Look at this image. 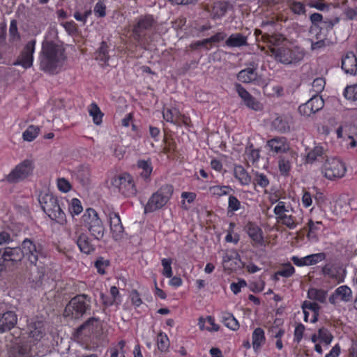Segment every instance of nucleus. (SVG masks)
<instances>
[{
    "label": "nucleus",
    "instance_id": "f257e3e1",
    "mask_svg": "<svg viewBox=\"0 0 357 357\" xmlns=\"http://www.w3.org/2000/svg\"><path fill=\"white\" fill-rule=\"evenodd\" d=\"M24 257L33 266L31 270L30 280L37 288L42 285L45 275V261L47 252L43 245L30 238H24L21 244Z\"/></svg>",
    "mask_w": 357,
    "mask_h": 357
},
{
    "label": "nucleus",
    "instance_id": "f03ea898",
    "mask_svg": "<svg viewBox=\"0 0 357 357\" xmlns=\"http://www.w3.org/2000/svg\"><path fill=\"white\" fill-rule=\"evenodd\" d=\"M64 49L52 41H44L40 54V68L50 73H58L66 60Z\"/></svg>",
    "mask_w": 357,
    "mask_h": 357
},
{
    "label": "nucleus",
    "instance_id": "7ed1b4c3",
    "mask_svg": "<svg viewBox=\"0 0 357 357\" xmlns=\"http://www.w3.org/2000/svg\"><path fill=\"white\" fill-rule=\"evenodd\" d=\"M91 307V297L86 294H78L73 297L65 307L64 317H70L71 319L82 317Z\"/></svg>",
    "mask_w": 357,
    "mask_h": 357
},
{
    "label": "nucleus",
    "instance_id": "20e7f679",
    "mask_svg": "<svg viewBox=\"0 0 357 357\" xmlns=\"http://www.w3.org/2000/svg\"><path fill=\"white\" fill-rule=\"evenodd\" d=\"M39 203L43 211L52 219L59 223L65 221V213L62 211L58 199L52 194L40 193L38 197Z\"/></svg>",
    "mask_w": 357,
    "mask_h": 357
},
{
    "label": "nucleus",
    "instance_id": "39448f33",
    "mask_svg": "<svg viewBox=\"0 0 357 357\" xmlns=\"http://www.w3.org/2000/svg\"><path fill=\"white\" fill-rule=\"evenodd\" d=\"M271 55L275 59L283 64H295L302 61L305 56L303 48L294 46L292 47H280L271 49Z\"/></svg>",
    "mask_w": 357,
    "mask_h": 357
},
{
    "label": "nucleus",
    "instance_id": "423d86ee",
    "mask_svg": "<svg viewBox=\"0 0 357 357\" xmlns=\"http://www.w3.org/2000/svg\"><path fill=\"white\" fill-rule=\"evenodd\" d=\"M173 187L171 185H164L154 192L144 206V213H152L165 206L172 197Z\"/></svg>",
    "mask_w": 357,
    "mask_h": 357
},
{
    "label": "nucleus",
    "instance_id": "0eeeda50",
    "mask_svg": "<svg viewBox=\"0 0 357 357\" xmlns=\"http://www.w3.org/2000/svg\"><path fill=\"white\" fill-rule=\"evenodd\" d=\"M82 219L84 227L95 239L99 241L103 238L105 227L102 220L98 217V213L94 209L91 208H87Z\"/></svg>",
    "mask_w": 357,
    "mask_h": 357
},
{
    "label": "nucleus",
    "instance_id": "6e6552de",
    "mask_svg": "<svg viewBox=\"0 0 357 357\" xmlns=\"http://www.w3.org/2000/svg\"><path fill=\"white\" fill-rule=\"evenodd\" d=\"M82 219L84 227L95 239L99 241L103 238L105 227L102 220L98 217V213L94 209L91 208H87Z\"/></svg>",
    "mask_w": 357,
    "mask_h": 357
},
{
    "label": "nucleus",
    "instance_id": "1a4fd4ad",
    "mask_svg": "<svg viewBox=\"0 0 357 357\" xmlns=\"http://www.w3.org/2000/svg\"><path fill=\"white\" fill-rule=\"evenodd\" d=\"M36 343L31 340H17L8 350V357H35L38 356Z\"/></svg>",
    "mask_w": 357,
    "mask_h": 357
},
{
    "label": "nucleus",
    "instance_id": "9d476101",
    "mask_svg": "<svg viewBox=\"0 0 357 357\" xmlns=\"http://www.w3.org/2000/svg\"><path fill=\"white\" fill-rule=\"evenodd\" d=\"M111 185L124 197H133L137 194V188L133 178L128 173L115 176L112 179Z\"/></svg>",
    "mask_w": 357,
    "mask_h": 357
},
{
    "label": "nucleus",
    "instance_id": "9b49d317",
    "mask_svg": "<svg viewBox=\"0 0 357 357\" xmlns=\"http://www.w3.org/2000/svg\"><path fill=\"white\" fill-rule=\"evenodd\" d=\"M346 171L345 164L339 158H326L322 167L324 176L329 180L343 177Z\"/></svg>",
    "mask_w": 357,
    "mask_h": 357
},
{
    "label": "nucleus",
    "instance_id": "f8f14e48",
    "mask_svg": "<svg viewBox=\"0 0 357 357\" xmlns=\"http://www.w3.org/2000/svg\"><path fill=\"white\" fill-rule=\"evenodd\" d=\"M33 169L31 160H24L17 165L6 176V181L10 183H17L25 179L32 172Z\"/></svg>",
    "mask_w": 357,
    "mask_h": 357
},
{
    "label": "nucleus",
    "instance_id": "ddd939ff",
    "mask_svg": "<svg viewBox=\"0 0 357 357\" xmlns=\"http://www.w3.org/2000/svg\"><path fill=\"white\" fill-rule=\"evenodd\" d=\"M36 43L34 39L27 42L13 65L21 66L24 69L30 68L33 66Z\"/></svg>",
    "mask_w": 357,
    "mask_h": 357
},
{
    "label": "nucleus",
    "instance_id": "4468645a",
    "mask_svg": "<svg viewBox=\"0 0 357 357\" xmlns=\"http://www.w3.org/2000/svg\"><path fill=\"white\" fill-rule=\"evenodd\" d=\"M75 229V231L72 238L76 242L79 250L86 255L92 253L95 250V246L91 243L89 237L82 231V228L79 225H76Z\"/></svg>",
    "mask_w": 357,
    "mask_h": 357
},
{
    "label": "nucleus",
    "instance_id": "2eb2a0df",
    "mask_svg": "<svg viewBox=\"0 0 357 357\" xmlns=\"http://www.w3.org/2000/svg\"><path fill=\"white\" fill-rule=\"evenodd\" d=\"M26 333L33 339L32 343L38 344L45 333L43 321L36 319L28 320Z\"/></svg>",
    "mask_w": 357,
    "mask_h": 357
},
{
    "label": "nucleus",
    "instance_id": "dca6fc26",
    "mask_svg": "<svg viewBox=\"0 0 357 357\" xmlns=\"http://www.w3.org/2000/svg\"><path fill=\"white\" fill-rule=\"evenodd\" d=\"M328 300L333 305L337 304L339 301L350 302L352 300V291L348 286L342 285L335 290Z\"/></svg>",
    "mask_w": 357,
    "mask_h": 357
},
{
    "label": "nucleus",
    "instance_id": "f3484780",
    "mask_svg": "<svg viewBox=\"0 0 357 357\" xmlns=\"http://www.w3.org/2000/svg\"><path fill=\"white\" fill-rule=\"evenodd\" d=\"M1 256L8 266L20 261L24 257L22 246L21 248H6Z\"/></svg>",
    "mask_w": 357,
    "mask_h": 357
},
{
    "label": "nucleus",
    "instance_id": "a211bd4d",
    "mask_svg": "<svg viewBox=\"0 0 357 357\" xmlns=\"http://www.w3.org/2000/svg\"><path fill=\"white\" fill-rule=\"evenodd\" d=\"M245 230L254 245H264L263 232L259 226L252 222H249L245 226Z\"/></svg>",
    "mask_w": 357,
    "mask_h": 357
},
{
    "label": "nucleus",
    "instance_id": "6ab92c4d",
    "mask_svg": "<svg viewBox=\"0 0 357 357\" xmlns=\"http://www.w3.org/2000/svg\"><path fill=\"white\" fill-rule=\"evenodd\" d=\"M17 322V314L13 311H8L0 317V333L12 329Z\"/></svg>",
    "mask_w": 357,
    "mask_h": 357
},
{
    "label": "nucleus",
    "instance_id": "aec40b11",
    "mask_svg": "<svg viewBox=\"0 0 357 357\" xmlns=\"http://www.w3.org/2000/svg\"><path fill=\"white\" fill-rule=\"evenodd\" d=\"M153 19L151 15L141 17L133 28L135 38L139 40L142 36V33L144 31L150 29L153 26Z\"/></svg>",
    "mask_w": 357,
    "mask_h": 357
},
{
    "label": "nucleus",
    "instance_id": "412c9836",
    "mask_svg": "<svg viewBox=\"0 0 357 357\" xmlns=\"http://www.w3.org/2000/svg\"><path fill=\"white\" fill-rule=\"evenodd\" d=\"M342 68L347 73L355 75L357 71V58L354 52H348L342 59Z\"/></svg>",
    "mask_w": 357,
    "mask_h": 357
},
{
    "label": "nucleus",
    "instance_id": "4be33fe9",
    "mask_svg": "<svg viewBox=\"0 0 357 357\" xmlns=\"http://www.w3.org/2000/svg\"><path fill=\"white\" fill-rule=\"evenodd\" d=\"M267 146L275 154L287 153L289 149V144L283 137H276L269 140Z\"/></svg>",
    "mask_w": 357,
    "mask_h": 357
},
{
    "label": "nucleus",
    "instance_id": "5701e85b",
    "mask_svg": "<svg viewBox=\"0 0 357 357\" xmlns=\"http://www.w3.org/2000/svg\"><path fill=\"white\" fill-rule=\"evenodd\" d=\"M237 261H240L238 254L235 251L225 252L222 256V265L225 269L234 270L237 265Z\"/></svg>",
    "mask_w": 357,
    "mask_h": 357
},
{
    "label": "nucleus",
    "instance_id": "b1692460",
    "mask_svg": "<svg viewBox=\"0 0 357 357\" xmlns=\"http://www.w3.org/2000/svg\"><path fill=\"white\" fill-rule=\"evenodd\" d=\"M227 46L229 47H239L248 45L247 36L237 33L231 34L225 41Z\"/></svg>",
    "mask_w": 357,
    "mask_h": 357
},
{
    "label": "nucleus",
    "instance_id": "393cba45",
    "mask_svg": "<svg viewBox=\"0 0 357 357\" xmlns=\"http://www.w3.org/2000/svg\"><path fill=\"white\" fill-rule=\"evenodd\" d=\"M257 76V69L249 67L241 70L237 75V78L242 82L250 83L256 80Z\"/></svg>",
    "mask_w": 357,
    "mask_h": 357
},
{
    "label": "nucleus",
    "instance_id": "a878e982",
    "mask_svg": "<svg viewBox=\"0 0 357 357\" xmlns=\"http://www.w3.org/2000/svg\"><path fill=\"white\" fill-rule=\"evenodd\" d=\"M252 347L255 351L260 349L261 347L265 343L264 331L261 328H257L252 333Z\"/></svg>",
    "mask_w": 357,
    "mask_h": 357
},
{
    "label": "nucleus",
    "instance_id": "bb28decb",
    "mask_svg": "<svg viewBox=\"0 0 357 357\" xmlns=\"http://www.w3.org/2000/svg\"><path fill=\"white\" fill-rule=\"evenodd\" d=\"M162 116L165 121L172 123L176 126H180L179 119L181 116V113L178 109L176 108L164 109L162 112Z\"/></svg>",
    "mask_w": 357,
    "mask_h": 357
},
{
    "label": "nucleus",
    "instance_id": "cd10ccee",
    "mask_svg": "<svg viewBox=\"0 0 357 357\" xmlns=\"http://www.w3.org/2000/svg\"><path fill=\"white\" fill-rule=\"evenodd\" d=\"M198 324L202 331L206 329L208 331H218L219 330V326L215 324V320L211 316H208L206 319L200 317Z\"/></svg>",
    "mask_w": 357,
    "mask_h": 357
},
{
    "label": "nucleus",
    "instance_id": "c85d7f7f",
    "mask_svg": "<svg viewBox=\"0 0 357 357\" xmlns=\"http://www.w3.org/2000/svg\"><path fill=\"white\" fill-rule=\"evenodd\" d=\"M234 176L239 181L241 185H248L251 182V177L241 165L235 167Z\"/></svg>",
    "mask_w": 357,
    "mask_h": 357
},
{
    "label": "nucleus",
    "instance_id": "c756f323",
    "mask_svg": "<svg viewBox=\"0 0 357 357\" xmlns=\"http://www.w3.org/2000/svg\"><path fill=\"white\" fill-rule=\"evenodd\" d=\"M222 319L224 325L231 330L236 331L239 328L238 321L231 313H223Z\"/></svg>",
    "mask_w": 357,
    "mask_h": 357
},
{
    "label": "nucleus",
    "instance_id": "7c9ffc66",
    "mask_svg": "<svg viewBox=\"0 0 357 357\" xmlns=\"http://www.w3.org/2000/svg\"><path fill=\"white\" fill-rule=\"evenodd\" d=\"M272 126L280 132H286L289 130L288 121L282 116L276 117L272 122Z\"/></svg>",
    "mask_w": 357,
    "mask_h": 357
},
{
    "label": "nucleus",
    "instance_id": "2f4dec72",
    "mask_svg": "<svg viewBox=\"0 0 357 357\" xmlns=\"http://www.w3.org/2000/svg\"><path fill=\"white\" fill-rule=\"evenodd\" d=\"M307 295L309 298L324 303L326 302L327 292L323 289L312 288L308 290Z\"/></svg>",
    "mask_w": 357,
    "mask_h": 357
},
{
    "label": "nucleus",
    "instance_id": "473e14b6",
    "mask_svg": "<svg viewBox=\"0 0 357 357\" xmlns=\"http://www.w3.org/2000/svg\"><path fill=\"white\" fill-rule=\"evenodd\" d=\"M89 112L93 117V121L95 124L100 125L102 123L103 114L96 103L91 104Z\"/></svg>",
    "mask_w": 357,
    "mask_h": 357
},
{
    "label": "nucleus",
    "instance_id": "72a5a7b5",
    "mask_svg": "<svg viewBox=\"0 0 357 357\" xmlns=\"http://www.w3.org/2000/svg\"><path fill=\"white\" fill-rule=\"evenodd\" d=\"M40 128L35 126H29L27 129L23 132L22 137L24 141L31 142L39 134Z\"/></svg>",
    "mask_w": 357,
    "mask_h": 357
},
{
    "label": "nucleus",
    "instance_id": "f704fd0d",
    "mask_svg": "<svg viewBox=\"0 0 357 357\" xmlns=\"http://www.w3.org/2000/svg\"><path fill=\"white\" fill-rule=\"evenodd\" d=\"M137 166L139 169L142 170L140 173L141 176L144 177L145 179L148 178L153 170V167L150 161L148 160H139L137 163Z\"/></svg>",
    "mask_w": 357,
    "mask_h": 357
},
{
    "label": "nucleus",
    "instance_id": "c9c22d12",
    "mask_svg": "<svg viewBox=\"0 0 357 357\" xmlns=\"http://www.w3.org/2000/svg\"><path fill=\"white\" fill-rule=\"evenodd\" d=\"M20 40V35L17 29V23L15 20L10 22L9 27V41L11 43L19 42Z\"/></svg>",
    "mask_w": 357,
    "mask_h": 357
},
{
    "label": "nucleus",
    "instance_id": "e433bc0d",
    "mask_svg": "<svg viewBox=\"0 0 357 357\" xmlns=\"http://www.w3.org/2000/svg\"><path fill=\"white\" fill-rule=\"evenodd\" d=\"M278 222H281L290 229L296 228V223L295 218L291 215L283 214L280 216L277 217Z\"/></svg>",
    "mask_w": 357,
    "mask_h": 357
},
{
    "label": "nucleus",
    "instance_id": "4c0bfd02",
    "mask_svg": "<svg viewBox=\"0 0 357 357\" xmlns=\"http://www.w3.org/2000/svg\"><path fill=\"white\" fill-rule=\"evenodd\" d=\"M157 345L158 349L162 352H165L169 347V341L167 335L163 333H160L157 337Z\"/></svg>",
    "mask_w": 357,
    "mask_h": 357
},
{
    "label": "nucleus",
    "instance_id": "58836bf2",
    "mask_svg": "<svg viewBox=\"0 0 357 357\" xmlns=\"http://www.w3.org/2000/svg\"><path fill=\"white\" fill-rule=\"evenodd\" d=\"M307 102L310 106L311 110L312 109L314 114L321 109L324 105V100L321 96H314Z\"/></svg>",
    "mask_w": 357,
    "mask_h": 357
},
{
    "label": "nucleus",
    "instance_id": "ea45409f",
    "mask_svg": "<svg viewBox=\"0 0 357 357\" xmlns=\"http://www.w3.org/2000/svg\"><path fill=\"white\" fill-rule=\"evenodd\" d=\"M344 96L346 99L356 102L357 105V84L347 86L344 91Z\"/></svg>",
    "mask_w": 357,
    "mask_h": 357
},
{
    "label": "nucleus",
    "instance_id": "a19ab883",
    "mask_svg": "<svg viewBox=\"0 0 357 357\" xmlns=\"http://www.w3.org/2000/svg\"><path fill=\"white\" fill-rule=\"evenodd\" d=\"M279 169L282 175L287 176L291 169V162L287 158H281L278 162Z\"/></svg>",
    "mask_w": 357,
    "mask_h": 357
},
{
    "label": "nucleus",
    "instance_id": "79ce46f5",
    "mask_svg": "<svg viewBox=\"0 0 357 357\" xmlns=\"http://www.w3.org/2000/svg\"><path fill=\"white\" fill-rule=\"evenodd\" d=\"M326 258V255L324 252L312 254L305 257L307 266L316 264Z\"/></svg>",
    "mask_w": 357,
    "mask_h": 357
},
{
    "label": "nucleus",
    "instance_id": "37998d69",
    "mask_svg": "<svg viewBox=\"0 0 357 357\" xmlns=\"http://www.w3.org/2000/svg\"><path fill=\"white\" fill-rule=\"evenodd\" d=\"M162 266H163L162 275L166 278H170L172 277V260L170 258L168 259H162L161 261Z\"/></svg>",
    "mask_w": 357,
    "mask_h": 357
},
{
    "label": "nucleus",
    "instance_id": "c03bdc74",
    "mask_svg": "<svg viewBox=\"0 0 357 357\" xmlns=\"http://www.w3.org/2000/svg\"><path fill=\"white\" fill-rule=\"evenodd\" d=\"M181 198L183 199L181 201L182 208L185 210H188L189 207L186 205L185 200H187L189 204L192 203L196 198V194L191 192H183L181 193Z\"/></svg>",
    "mask_w": 357,
    "mask_h": 357
},
{
    "label": "nucleus",
    "instance_id": "a18cd8bd",
    "mask_svg": "<svg viewBox=\"0 0 357 357\" xmlns=\"http://www.w3.org/2000/svg\"><path fill=\"white\" fill-rule=\"evenodd\" d=\"M98 319L95 317H91L88 319L86 321H84L82 325L79 326L77 328L78 333H82L84 330H88L89 332L93 331L94 324L98 322Z\"/></svg>",
    "mask_w": 357,
    "mask_h": 357
},
{
    "label": "nucleus",
    "instance_id": "49530a36",
    "mask_svg": "<svg viewBox=\"0 0 357 357\" xmlns=\"http://www.w3.org/2000/svg\"><path fill=\"white\" fill-rule=\"evenodd\" d=\"M244 104L250 109L255 111H261L263 109V105L252 96H250L247 98V100L244 101Z\"/></svg>",
    "mask_w": 357,
    "mask_h": 357
},
{
    "label": "nucleus",
    "instance_id": "de8ad7c7",
    "mask_svg": "<svg viewBox=\"0 0 357 357\" xmlns=\"http://www.w3.org/2000/svg\"><path fill=\"white\" fill-rule=\"evenodd\" d=\"M83 210L81 202L76 198H74L71 201V204L69 206V211L72 215H79Z\"/></svg>",
    "mask_w": 357,
    "mask_h": 357
},
{
    "label": "nucleus",
    "instance_id": "09e8293b",
    "mask_svg": "<svg viewBox=\"0 0 357 357\" xmlns=\"http://www.w3.org/2000/svg\"><path fill=\"white\" fill-rule=\"evenodd\" d=\"M241 207V202L234 195H230L228 199V211H236Z\"/></svg>",
    "mask_w": 357,
    "mask_h": 357
},
{
    "label": "nucleus",
    "instance_id": "8fccbe9b",
    "mask_svg": "<svg viewBox=\"0 0 357 357\" xmlns=\"http://www.w3.org/2000/svg\"><path fill=\"white\" fill-rule=\"evenodd\" d=\"M109 264L108 260H105L103 257H99L95 262V266L100 274H105V268Z\"/></svg>",
    "mask_w": 357,
    "mask_h": 357
},
{
    "label": "nucleus",
    "instance_id": "3c124183",
    "mask_svg": "<svg viewBox=\"0 0 357 357\" xmlns=\"http://www.w3.org/2000/svg\"><path fill=\"white\" fill-rule=\"evenodd\" d=\"M318 333L319 338L322 342H325L326 344H329L333 340V336L327 329H325L324 328H320Z\"/></svg>",
    "mask_w": 357,
    "mask_h": 357
},
{
    "label": "nucleus",
    "instance_id": "603ef678",
    "mask_svg": "<svg viewBox=\"0 0 357 357\" xmlns=\"http://www.w3.org/2000/svg\"><path fill=\"white\" fill-rule=\"evenodd\" d=\"M111 232L112 234V237L115 240L121 239L123 236L124 228L122 224L118 225L116 226L112 227L110 228Z\"/></svg>",
    "mask_w": 357,
    "mask_h": 357
},
{
    "label": "nucleus",
    "instance_id": "864d4df0",
    "mask_svg": "<svg viewBox=\"0 0 357 357\" xmlns=\"http://www.w3.org/2000/svg\"><path fill=\"white\" fill-rule=\"evenodd\" d=\"M324 86L325 80L321 77H318L314 79L312 84L313 91L317 93L321 92L324 89Z\"/></svg>",
    "mask_w": 357,
    "mask_h": 357
},
{
    "label": "nucleus",
    "instance_id": "5fc2aeb1",
    "mask_svg": "<svg viewBox=\"0 0 357 357\" xmlns=\"http://www.w3.org/2000/svg\"><path fill=\"white\" fill-rule=\"evenodd\" d=\"M57 186L59 190L63 192H67L71 188L70 183L64 178H58Z\"/></svg>",
    "mask_w": 357,
    "mask_h": 357
},
{
    "label": "nucleus",
    "instance_id": "6e6d98bb",
    "mask_svg": "<svg viewBox=\"0 0 357 357\" xmlns=\"http://www.w3.org/2000/svg\"><path fill=\"white\" fill-rule=\"evenodd\" d=\"M106 6L102 1H99L94 7V13L99 17H103L106 15Z\"/></svg>",
    "mask_w": 357,
    "mask_h": 357
},
{
    "label": "nucleus",
    "instance_id": "4d7b16f0",
    "mask_svg": "<svg viewBox=\"0 0 357 357\" xmlns=\"http://www.w3.org/2000/svg\"><path fill=\"white\" fill-rule=\"evenodd\" d=\"M294 268L291 266V264H287L282 269L279 270L278 271V275L284 278H289L293 275L294 273Z\"/></svg>",
    "mask_w": 357,
    "mask_h": 357
},
{
    "label": "nucleus",
    "instance_id": "13d9d810",
    "mask_svg": "<svg viewBox=\"0 0 357 357\" xmlns=\"http://www.w3.org/2000/svg\"><path fill=\"white\" fill-rule=\"evenodd\" d=\"M228 8V3L224 1H220L215 3L214 6V10H215V14L219 16H222L226 13Z\"/></svg>",
    "mask_w": 357,
    "mask_h": 357
},
{
    "label": "nucleus",
    "instance_id": "bf43d9fd",
    "mask_svg": "<svg viewBox=\"0 0 357 357\" xmlns=\"http://www.w3.org/2000/svg\"><path fill=\"white\" fill-rule=\"evenodd\" d=\"M291 10L296 14H303L305 13L304 5L298 1H292L290 4Z\"/></svg>",
    "mask_w": 357,
    "mask_h": 357
},
{
    "label": "nucleus",
    "instance_id": "052dcab7",
    "mask_svg": "<svg viewBox=\"0 0 357 357\" xmlns=\"http://www.w3.org/2000/svg\"><path fill=\"white\" fill-rule=\"evenodd\" d=\"M255 183L261 188H266L269 185V181L266 176L263 174H257L255 178Z\"/></svg>",
    "mask_w": 357,
    "mask_h": 357
},
{
    "label": "nucleus",
    "instance_id": "680f3d73",
    "mask_svg": "<svg viewBox=\"0 0 357 357\" xmlns=\"http://www.w3.org/2000/svg\"><path fill=\"white\" fill-rule=\"evenodd\" d=\"M107 46L105 42L101 43V45L98 49V58L101 61H107L109 58L107 55Z\"/></svg>",
    "mask_w": 357,
    "mask_h": 357
},
{
    "label": "nucleus",
    "instance_id": "e2e57ef3",
    "mask_svg": "<svg viewBox=\"0 0 357 357\" xmlns=\"http://www.w3.org/2000/svg\"><path fill=\"white\" fill-rule=\"evenodd\" d=\"M227 37V34L224 32H218L214 36H211L209 38L204 39L205 42L210 43H219L223 40H225Z\"/></svg>",
    "mask_w": 357,
    "mask_h": 357
},
{
    "label": "nucleus",
    "instance_id": "0e129e2a",
    "mask_svg": "<svg viewBox=\"0 0 357 357\" xmlns=\"http://www.w3.org/2000/svg\"><path fill=\"white\" fill-rule=\"evenodd\" d=\"M247 283L244 280H240L238 282H232L230 289L234 294H237L241 291V287H246Z\"/></svg>",
    "mask_w": 357,
    "mask_h": 357
},
{
    "label": "nucleus",
    "instance_id": "69168bd1",
    "mask_svg": "<svg viewBox=\"0 0 357 357\" xmlns=\"http://www.w3.org/2000/svg\"><path fill=\"white\" fill-rule=\"evenodd\" d=\"M305 331V326L302 324H298L294 331V340L299 342L303 338V335Z\"/></svg>",
    "mask_w": 357,
    "mask_h": 357
},
{
    "label": "nucleus",
    "instance_id": "338daca9",
    "mask_svg": "<svg viewBox=\"0 0 357 357\" xmlns=\"http://www.w3.org/2000/svg\"><path fill=\"white\" fill-rule=\"evenodd\" d=\"M302 308H303V310L309 309V310H312L314 313H317V312H319L320 307L316 303L304 301L302 305Z\"/></svg>",
    "mask_w": 357,
    "mask_h": 357
},
{
    "label": "nucleus",
    "instance_id": "774afa93",
    "mask_svg": "<svg viewBox=\"0 0 357 357\" xmlns=\"http://www.w3.org/2000/svg\"><path fill=\"white\" fill-rule=\"evenodd\" d=\"M298 111L302 115L307 116H310V115L314 114L312 109L311 110L310 109V106L308 102L300 105L298 107Z\"/></svg>",
    "mask_w": 357,
    "mask_h": 357
}]
</instances>
